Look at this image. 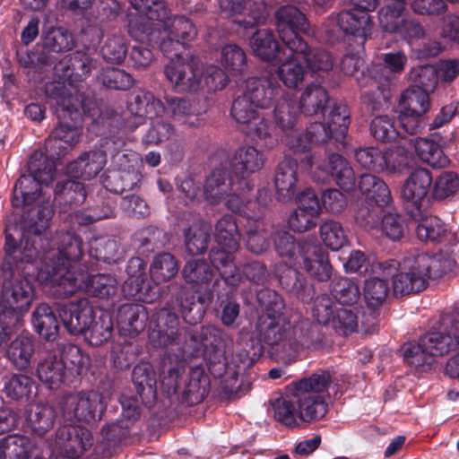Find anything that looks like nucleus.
Here are the masks:
<instances>
[{
	"instance_id": "26",
	"label": "nucleus",
	"mask_w": 459,
	"mask_h": 459,
	"mask_svg": "<svg viewBox=\"0 0 459 459\" xmlns=\"http://www.w3.org/2000/svg\"><path fill=\"white\" fill-rule=\"evenodd\" d=\"M130 111L134 116V122H128V127L131 130L135 129L139 125L143 124L144 118L153 119L161 116L166 108L162 101L157 99L152 92L141 91L135 98L134 101L130 104Z\"/></svg>"
},
{
	"instance_id": "11",
	"label": "nucleus",
	"mask_w": 459,
	"mask_h": 459,
	"mask_svg": "<svg viewBox=\"0 0 459 459\" xmlns=\"http://www.w3.org/2000/svg\"><path fill=\"white\" fill-rule=\"evenodd\" d=\"M257 299L260 304L268 310L258 319L259 338L270 346L279 345L287 340L290 324L279 313L272 315L269 310L279 312L283 307L282 301L278 294L271 290L260 291Z\"/></svg>"
},
{
	"instance_id": "23",
	"label": "nucleus",
	"mask_w": 459,
	"mask_h": 459,
	"mask_svg": "<svg viewBox=\"0 0 459 459\" xmlns=\"http://www.w3.org/2000/svg\"><path fill=\"white\" fill-rule=\"evenodd\" d=\"M92 307L86 299L62 305L59 316L68 332L74 334L83 333L95 316Z\"/></svg>"
},
{
	"instance_id": "25",
	"label": "nucleus",
	"mask_w": 459,
	"mask_h": 459,
	"mask_svg": "<svg viewBox=\"0 0 459 459\" xmlns=\"http://www.w3.org/2000/svg\"><path fill=\"white\" fill-rule=\"evenodd\" d=\"M432 184V176L426 169H417L411 172L403 184L401 195L402 198L411 205L414 212L420 214V205L427 196Z\"/></svg>"
},
{
	"instance_id": "45",
	"label": "nucleus",
	"mask_w": 459,
	"mask_h": 459,
	"mask_svg": "<svg viewBox=\"0 0 459 459\" xmlns=\"http://www.w3.org/2000/svg\"><path fill=\"white\" fill-rule=\"evenodd\" d=\"M59 361H62L69 378L82 375L90 366V357L74 344L63 346Z\"/></svg>"
},
{
	"instance_id": "20",
	"label": "nucleus",
	"mask_w": 459,
	"mask_h": 459,
	"mask_svg": "<svg viewBox=\"0 0 459 459\" xmlns=\"http://www.w3.org/2000/svg\"><path fill=\"white\" fill-rule=\"evenodd\" d=\"M0 459H47V456L38 439L13 434L0 441Z\"/></svg>"
},
{
	"instance_id": "60",
	"label": "nucleus",
	"mask_w": 459,
	"mask_h": 459,
	"mask_svg": "<svg viewBox=\"0 0 459 459\" xmlns=\"http://www.w3.org/2000/svg\"><path fill=\"white\" fill-rule=\"evenodd\" d=\"M331 290L336 300L343 305L355 304L360 297L359 286L346 277L333 281Z\"/></svg>"
},
{
	"instance_id": "18",
	"label": "nucleus",
	"mask_w": 459,
	"mask_h": 459,
	"mask_svg": "<svg viewBox=\"0 0 459 459\" xmlns=\"http://www.w3.org/2000/svg\"><path fill=\"white\" fill-rule=\"evenodd\" d=\"M398 266L396 260L371 265V275L363 285V298L369 308L376 309L384 304L390 291L388 278L394 276Z\"/></svg>"
},
{
	"instance_id": "22",
	"label": "nucleus",
	"mask_w": 459,
	"mask_h": 459,
	"mask_svg": "<svg viewBox=\"0 0 459 459\" xmlns=\"http://www.w3.org/2000/svg\"><path fill=\"white\" fill-rule=\"evenodd\" d=\"M265 157L255 147L243 145L238 148L231 159L230 166L236 175L239 185L250 187V183L246 178L259 171L264 165Z\"/></svg>"
},
{
	"instance_id": "34",
	"label": "nucleus",
	"mask_w": 459,
	"mask_h": 459,
	"mask_svg": "<svg viewBox=\"0 0 459 459\" xmlns=\"http://www.w3.org/2000/svg\"><path fill=\"white\" fill-rule=\"evenodd\" d=\"M232 178L227 176L226 170L222 168L213 169L207 177L204 186V200L212 204L220 203L226 195H229L230 190L234 186Z\"/></svg>"
},
{
	"instance_id": "44",
	"label": "nucleus",
	"mask_w": 459,
	"mask_h": 459,
	"mask_svg": "<svg viewBox=\"0 0 459 459\" xmlns=\"http://www.w3.org/2000/svg\"><path fill=\"white\" fill-rule=\"evenodd\" d=\"M35 351L34 342L30 336L19 335L7 349V358L18 369H25L30 367Z\"/></svg>"
},
{
	"instance_id": "10",
	"label": "nucleus",
	"mask_w": 459,
	"mask_h": 459,
	"mask_svg": "<svg viewBox=\"0 0 459 459\" xmlns=\"http://www.w3.org/2000/svg\"><path fill=\"white\" fill-rule=\"evenodd\" d=\"M56 92L53 91L51 97L56 100V114L59 120V125L52 133L51 139L47 143L48 147L57 146L67 150L73 148L78 142L80 136L79 128L75 126H70L66 123L67 118L75 120L79 117L77 104L74 97L65 96L61 92L60 83L53 87Z\"/></svg>"
},
{
	"instance_id": "57",
	"label": "nucleus",
	"mask_w": 459,
	"mask_h": 459,
	"mask_svg": "<svg viewBox=\"0 0 459 459\" xmlns=\"http://www.w3.org/2000/svg\"><path fill=\"white\" fill-rule=\"evenodd\" d=\"M298 110L295 101L286 98L278 100L273 109L275 123L283 131L292 129L297 121Z\"/></svg>"
},
{
	"instance_id": "9",
	"label": "nucleus",
	"mask_w": 459,
	"mask_h": 459,
	"mask_svg": "<svg viewBox=\"0 0 459 459\" xmlns=\"http://www.w3.org/2000/svg\"><path fill=\"white\" fill-rule=\"evenodd\" d=\"M261 110L251 99L242 93L233 100L230 116L236 123L244 126L243 130L254 141L265 148H273L277 143L273 134V126Z\"/></svg>"
},
{
	"instance_id": "58",
	"label": "nucleus",
	"mask_w": 459,
	"mask_h": 459,
	"mask_svg": "<svg viewBox=\"0 0 459 459\" xmlns=\"http://www.w3.org/2000/svg\"><path fill=\"white\" fill-rule=\"evenodd\" d=\"M123 293L128 299L151 303L157 297V291L145 281L126 280L123 285Z\"/></svg>"
},
{
	"instance_id": "35",
	"label": "nucleus",
	"mask_w": 459,
	"mask_h": 459,
	"mask_svg": "<svg viewBox=\"0 0 459 459\" xmlns=\"http://www.w3.org/2000/svg\"><path fill=\"white\" fill-rule=\"evenodd\" d=\"M133 382L142 402L151 407L156 399V378L152 367L143 363L134 367L132 373Z\"/></svg>"
},
{
	"instance_id": "4",
	"label": "nucleus",
	"mask_w": 459,
	"mask_h": 459,
	"mask_svg": "<svg viewBox=\"0 0 459 459\" xmlns=\"http://www.w3.org/2000/svg\"><path fill=\"white\" fill-rule=\"evenodd\" d=\"M455 265L454 256L447 252L435 255L423 252L411 253L403 259L401 272L393 276L394 292L396 296L420 292L426 289L430 279L453 271Z\"/></svg>"
},
{
	"instance_id": "40",
	"label": "nucleus",
	"mask_w": 459,
	"mask_h": 459,
	"mask_svg": "<svg viewBox=\"0 0 459 459\" xmlns=\"http://www.w3.org/2000/svg\"><path fill=\"white\" fill-rule=\"evenodd\" d=\"M410 213L415 221H420L416 233L421 241L440 242L446 238L447 230L440 219L435 216H425L421 212L420 214L418 211H410Z\"/></svg>"
},
{
	"instance_id": "2",
	"label": "nucleus",
	"mask_w": 459,
	"mask_h": 459,
	"mask_svg": "<svg viewBox=\"0 0 459 459\" xmlns=\"http://www.w3.org/2000/svg\"><path fill=\"white\" fill-rule=\"evenodd\" d=\"M131 5L134 13L127 15L130 35L139 41L160 40V48L166 56H178L197 35L190 20L183 16L169 18L162 0H131Z\"/></svg>"
},
{
	"instance_id": "48",
	"label": "nucleus",
	"mask_w": 459,
	"mask_h": 459,
	"mask_svg": "<svg viewBox=\"0 0 459 459\" xmlns=\"http://www.w3.org/2000/svg\"><path fill=\"white\" fill-rule=\"evenodd\" d=\"M359 190L366 197L377 204H387L391 201V193L386 184L371 174H364L359 183Z\"/></svg>"
},
{
	"instance_id": "32",
	"label": "nucleus",
	"mask_w": 459,
	"mask_h": 459,
	"mask_svg": "<svg viewBox=\"0 0 459 459\" xmlns=\"http://www.w3.org/2000/svg\"><path fill=\"white\" fill-rule=\"evenodd\" d=\"M208 391V379L200 367L192 368L185 378L179 398L189 405L201 403Z\"/></svg>"
},
{
	"instance_id": "52",
	"label": "nucleus",
	"mask_w": 459,
	"mask_h": 459,
	"mask_svg": "<svg viewBox=\"0 0 459 459\" xmlns=\"http://www.w3.org/2000/svg\"><path fill=\"white\" fill-rule=\"evenodd\" d=\"M400 107L414 112L427 114L430 109L429 91L418 86H412L401 96Z\"/></svg>"
},
{
	"instance_id": "64",
	"label": "nucleus",
	"mask_w": 459,
	"mask_h": 459,
	"mask_svg": "<svg viewBox=\"0 0 459 459\" xmlns=\"http://www.w3.org/2000/svg\"><path fill=\"white\" fill-rule=\"evenodd\" d=\"M406 229L404 220L394 212L385 214L378 224V231L393 241L401 239Z\"/></svg>"
},
{
	"instance_id": "36",
	"label": "nucleus",
	"mask_w": 459,
	"mask_h": 459,
	"mask_svg": "<svg viewBox=\"0 0 459 459\" xmlns=\"http://www.w3.org/2000/svg\"><path fill=\"white\" fill-rule=\"evenodd\" d=\"M4 299L7 307L19 313L26 312L33 299V288L27 279L15 281L11 287L4 286Z\"/></svg>"
},
{
	"instance_id": "12",
	"label": "nucleus",
	"mask_w": 459,
	"mask_h": 459,
	"mask_svg": "<svg viewBox=\"0 0 459 459\" xmlns=\"http://www.w3.org/2000/svg\"><path fill=\"white\" fill-rule=\"evenodd\" d=\"M302 165L309 170L315 181L333 179L345 191H351L355 187L354 171L349 161L339 154H331L324 162L315 161L313 156H306Z\"/></svg>"
},
{
	"instance_id": "19",
	"label": "nucleus",
	"mask_w": 459,
	"mask_h": 459,
	"mask_svg": "<svg viewBox=\"0 0 459 459\" xmlns=\"http://www.w3.org/2000/svg\"><path fill=\"white\" fill-rule=\"evenodd\" d=\"M372 28L370 15L354 8L332 14L326 23L329 34L334 35L341 30L359 39L360 44H363L370 37Z\"/></svg>"
},
{
	"instance_id": "55",
	"label": "nucleus",
	"mask_w": 459,
	"mask_h": 459,
	"mask_svg": "<svg viewBox=\"0 0 459 459\" xmlns=\"http://www.w3.org/2000/svg\"><path fill=\"white\" fill-rule=\"evenodd\" d=\"M210 226L197 223L191 226L186 233V247L189 254L199 255L206 250L210 239Z\"/></svg>"
},
{
	"instance_id": "62",
	"label": "nucleus",
	"mask_w": 459,
	"mask_h": 459,
	"mask_svg": "<svg viewBox=\"0 0 459 459\" xmlns=\"http://www.w3.org/2000/svg\"><path fill=\"white\" fill-rule=\"evenodd\" d=\"M383 204L369 203L366 205L361 204L355 212L356 222L365 230L371 233L378 232V224L380 222L379 214Z\"/></svg>"
},
{
	"instance_id": "54",
	"label": "nucleus",
	"mask_w": 459,
	"mask_h": 459,
	"mask_svg": "<svg viewBox=\"0 0 459 459\" xmlns=\"http://www.w3.org/2000/svg\"><path fill=\"white\" fill-rule=\"evenodd\" d=\"M319 231L321 240L332 250H339L347 243L345 230L342 225L336 221H325L320 225Z\"/></svg>"
},
{
	"instance_id": "3",
	"label": "nucleus",
	"mask_w": 459,
	"mask_h": 459,
	"mask_svg": "<svg viewBox=\"0 0 459 459\" xmlns=\"http://www.w3.org/2000/svg\"><path fill=\"white\" fill-rule=\"evenodd\" d=\"M28 170L29 174L21 176L15 184L12 203L15 207H25L23 230L39 235L48 228L54 212L50 198L42 193L41 186L53 181L55 163L37 151L30 158Z\"/></svg>"
},
{
	"instance_id": "21",
	"label": "nucleus",
	"mask_w": 459,
	"mask_h": 459,
	"mask_svg": "<svg viewBox=\"0 0 459 459\" xmlns=\"http://www.w3.org/2000/svg\"><path fill=\"white\" fill-rule=\"evenodd\" d=\"M186 363L183 356L167 353L160 360L159 379L161 389L169 396L179 398L182 385L186 378Z\"/></svg>"
},
{
	"instance_id": "8",
	"label": "nucleus",
	"mask_w": 459,
	"mask_h": 459,
	"mask_svg": "<svg viewBox=\"0 0 459 459\" xmlns=\"http://www.w3.org/2000/svg\"><path fill=\"white\" fill-rule=\"evenodd\" d=\"M349 125L350 112L346 106L340 105L330 110L327 127L322 123H314L305 133L292 130L287 134L285 143L295 152H303L315 143H325L330 138H342Z\"/></svg>"
},
{
	"instance_id": "28",
	"label": "nucleus",
	"mask_w": 459,
	"mask_h": 459,
	"mask_svg": "<svg viewBox=\"0 0 459 459\" xmlns=\"http://www.w3.org/2000/svg\"><path fill=\"white\" fill-rule=\"evenodd\" d=\"M252 53L271 65L286 50V46L281 47L273 32L268 29L256 30L250 38Z\"/></svg>"
},
{
	"instance_id": "51",
	"label": "nucleus",
	"mask_w": 459,
	"mask_h": 459,
	"mask_svg": "<svg viewBox=\"0 0 459 459\" xmlns=\"http://www.w3.org/2000/svg\"><path fill=\"white\" fill-rule=\"evenodd\" d=\"M178 265L175 257L169 253L156 255L150 267L152 280L161 283L171 280L178 273Z\"/></svg>"
},
{
	"instance_id": "49",
	"label": "nucleus",
	"mask_w": 459,
	"mask_h": 459,
	"mask_svg": "<svg viewBox=\"0 0 459 459\" xmlns=\"http://www.w3.org/2000/svg\"><path fill=\"white\" fill-rule=\"evenodd\" d=\"M185 280L196 287L208 284L214 276L212 268L203 259H191L183 268Z\"/></svg>"
},
{
	"instance_id": "30",
	"label": "nucleus",
	"mask_w": 459,
	"mask_h": 459,
	"mask_svg": "<svg viewBox=\"0 0 459 459\" xmlns=\"http://www.w3.org/2000/svg\"><path fill=\"white\" fill-rule=\"evenodd\" d=\"M300 259L303 261L306 271L317 281H327L331 277L332 267L328 255L316 246L299 247Z\"/></svg>"
},
{
	"instance_id": "59",
	"label": "nucleus",
	"mask_w": 459,
	"mask_h": 459,
	"mask_svg": "<svg viewBox=\"0 0 459 459\" xmlns=\"http://www.w3.org/2000/svg\"><path fill=\"white\" fill-rule=\"evenodd\" d=\"M247 246L255 254H261L269 247L268 234L263 221L256 220L248 221Z\"/></svg>"
},
{
	"instance_id": "43",
	"label": "nucleus",
	"mask_w": 459,
	"mask_h": 459,
	"mask_svg": "<svg viewBox=\"0 0 459 459\" xmlns=\"http://www.w3.org/2000/svg\"><path fill=\"white\" fill-rule=\"evenodd\" d=\"M272 406L275 420L281 424L287 427H296L301 424L299 407L295 402L293 385L290 394L275 399Z\"/></svg>"
},
{
	"instance_id": "46",
	"label": "nucleus",
	"mask_w": 459,
	"mask_h": 459,
	"mask_svg": "<svg viewBox=\"0 0 459 459\" xmlns=\"http://www.w3.org/2000/svg\"><path fill=\"white\" fill-rule=\"evenodd\" d=\"M113 332V321L107 311H100L92 318L88 329L83 333L85 339L94 346H100L108 342Z\"/></svg>"
},
{
	"instance_id": "6",
	"label": "nucleus",
	"mask_w": 459,
	"mask_h": 459,
	"mask_svg": "<svg viewBox=\"0 0 459 459\" xmlns=\"http://www.w3.org/2000/svg\"><path fill=\"white\" fill-rule=\"evenodd\" d=\"M333 382L329 371L319 370L294 382V397L301 424L318 420L328 411V389Z\"/></svg>"
},
{
	"instance_id": "47",
	"label": "nucleus",
	"mask_w": 459,
	"mask_h": 459,
	"mask_svg": "<svg viewBox=\"0 0 459 459\" xmlns=\"http://www.w3.org/2000/svg\"><path fill=\"white\" fill-rule=\"evenodd\" d=\"M166 103V110L175 121L191 127H196L202 125L203 119L193 109L188 100L180 98H167Z\"/></svg>"
},
{
	"instance_id": "16",
	"label": "nucleus",
	"mask_w": 459,
	"mask_h": 459,
	"mask_svg": "<svg viewBox=\"0 0 459 459\" xmlns=\"http://www.w3.org/2000/svg\"><path fill=\"white\" fill-rule=\"evenodd\" d=\"M169 61L164 74L169 84L178 92H196L204 89V65L184 62L182 53L167 56Z\"/></svg>"
},
{
	"instance_id": "38",
	"label": "nucleus",
	"mask_w": 459,
	"mask_h": 459,
	"mask_svg": "<svg viewBox=\"0 0 459 459\" xmlns=\"http://www.w3.org/2000/svg\"><path fill=\"white\" fill-rule=\"evenodd\" d=\"M418 157L432 168H445L449 160L438 143L431 138H415L410 140Z\"/></svg>"
},
{
	"instance_id": "7",
	"label": "nucleus",
	"mask_w": 459,
	"mask_h": 459,
	"mask_svg": "<svg viewBox=\"0 0 459 459\" xmlns=\"http://www.w3.org/2000/svg\"><path fill=\"white\" fill-rule=\"evenodd\" d=\"M215 237L218 247L210 252L211 262L228 284L236 285L241 275L233 259V254L239 246L238 226L233 216L224 215L218 221Z\"/></svg>"
},
{
	"instance_id": "15",
	"label": "nucleus",
	"mask_w": 459,
	"mask_h": 459,
	"mask_svg": "<svg viewBox=\"0 0 459 459\" xmlns=\"http://www.w3.org/2000/svg\"><path fill=\"white\" fill-rule=\"evenodd\" d=\"M91 446L90 432L70 422L56 430L54 445L44 451L47 459H77Z\"/></svg>"
},
{
	"instance_id": "56",
	"label": "nucleus",
	"mask_w": 459,
	"mask_h": 459,
	"mask_svg": "<svg viewBox=\"0 0 459 459\" xmlns=\"http://www.w3.org/2000/svg\"><path fill=\"white\" fill-rule=\"evenodd\" d=\"M290 50L299 53L305 60L307 68L314 73L328 72L333 66L332 56L325 50L319 48L311 49L307 44L304 51L299 50L298 48Z\"/></svg>"
},
{
	"instance_id": "63",
	"label": "nucleus",
	"mask_w": 459,
	"mask_h": 459,
	"mask_svg": "<svg viewBox=\"0 0 459 459\" xmlns=\"http://www.w3.org/2000/svg\"><path fill=\"white\" fill-rule=\"evenodd\" d=\"M410 81L428 91H433L438 83V75L434 65H420L411 69Z\"/></svg>"
},
{
	"instance_id": "39",
	"label": "nucleus",
	"mask_w": 459,
	"mask_h": 459,
	"mask_svg": "<svg viewBox=\"0 0 459 459\" xmlns=\"http://www.w3.org/2000/svg\"><path fill=\"white\" fill-rule=\"evenodd\" d=\"M329 97L326 90L319 83L311 82L303 90L299 108L308 116L326 111Z\"/></svg>"
},
{
	"instance_id": "41",
	"label": "nucleus",
	"mask_w": 459,
	"mask_h": 459,
	"mask_svg": "<svg viewBox=\"0 0 459 459\" xmlns=\"http://www.w3.org/2000/svg\"><path fill=\"white\" fill-rule=\"evenodd\" d=\"M32 325L44 339L53 341L58 334V322L52 308L46 303L37 306L32 313Z\"/></svg>"
},
{
	"instance_id": "31",
	"label": "nucleus",
	"mask_w": 459,
	"mask_h": 459,
	"mask_svg": "<svg viewBox=\"0 0 459 459\" xmlns=\"http://www.w3.org/2000/svg\"><path fill=\"white\" fill-rule=\"evenodd\" d=\"M106 162V154L102 151L90 152L71 162L66 173L73 178L89 180L98 175Z\"/></svg>"
},
{
	"instance_id": "27",
	"label": "nucleus",
	"mask_w": 459,
	"mask_h": 459,
	"mask_svg": "<svg viewBox=\"0 0 459 459\" xmlns=\"http://www.w3.org/2000/svg\"><path fill=\"white\" fill-rule=\"evenodd\" d=\"M281 91V87L266 76L250 77L246 81L243 94L264 110L272 106Z\"/></svg>"
},
{
	"instance_id": "50",
	"label": "nucleus",
	"mask_w": 459,
	"mask_h": 459,
	"mask_svg": "<svg viewBox=\"0 0 459 459\" xmlns=\"http://www.w3.org/2000/svg\"><path fill=\"white\" fill-rule=\"evenodd\" d=\"M4 391L13 400L30 401L37 394L33 380L25 375H13L6 383Z\"/></svg>"
},
{
	"instance_id": "61",
	"label": "nucleus",
	"mask_w": 459,
	"mask_h": 459,
	"mask_svg": "<svg viewBox=\"0 0 459 459\" xmlns=\"http://www.w3.org/2000/svg\"><path fill=\"white\" fill-rule=\"evenodd\" d=\"M221 65L230 73L240 74L247 66L245 51L236 44H228L221 48Z\"/></svg>"
},
{
	"instance_id": "17",
	"label": "nucleus",
	"mask_w": 459,
	"mask_h": 459,
	"mask_svg": "<svg viewBox=\"0 0 459 459\" xmlns=\"http://www.w3.org/2000/svg\"><path fill=\"white\" fill-rule=\"evenodd\" d=\"M9 230L7 229L5 232L4 249L6 255L0 265V280L2 281L3 287L8 285L13 278V262L33 263L39 255V252L34 247L36 238H39V235H35V238L30 243V233L22 230L21 244L19 247H16V239Z\"/></svg>"
},
{
	"instance_id": "13",
	"label": "nucleus",
	"mask_w": 459,
	"mask_h": 459,
	"mask_svg": "<svg viewBox=\"0 0 459 459\" xmlns=\"http://www.w3.org/2000/svg\"><path fill=\"white\" fill-rule=\"evenodd\" d=\"M275 26L279 37L288 49L304 51L307 42L299 33L309 32V22L306 15L296 6L290 4L280 6L275 13Z\"/></svg>"
},
{
	"instance_id": "37",
	"label": "nucleus",
	"mask_w": 459,
	"mask_h": 459,
	"mask_svg": "<svg viewBox=\"0 0 459 459\" xmlns=\"http://www.w3.org/2000/svg\"><path fill=\"white\" fill-rule=\"evenodd\" d=\"M55 409L46 403L30 404L26 411L25 420L28 428L41 436L50 430L56 420Z\"/></svg>"
},
{
	"instance_id": "42",
	"label": "nucleus",
	"mask_w": 459,
	"mask_h": 459,
	"mask_svg": "<svg viewBox=\"0 0 459 459\" xmlns=\"http://www.w3.org/2000/svg\"><path fill=\"white\" fill-rule=\"evenodd\" d=\"M148 319L145 307L141 304H125L118 311V323L124 331L136 334L145 328Z\"/></svg>"
},
{
	"instance_id": "53",
	"label": "nucleus",
	"mask_w": 459,
	"mask_h": 459,
	"mask_svg": "<svg viewBox=\"0 0 459 459\" xmlns=\"http://www.w3.org/2000/svg\"><path fill=\"white\" fill-rule=\"evenodd\" d=\"M122 250L114 238L101 237L93 239L90 244V255L98 260L107 263L116 262L121 256Z\"/></svg>"
},
{
	"instance_id": "5",
	"label": "nucleus",
	"mask_w": 459,
	"mask_h": 459,
	"mask_svg": "<svg viewBox=\"0 0 459 459\" xmlns=\"http://www.w3.org/2000/svg\"><path fill=\"white\" fill-rule=\"evenodd\" d=\"M459 347V319H453L437 331L423 335L417 344L404 347L406 362L415 368L429 366L434 357H441Z\"/></svg>"
},
{
	"instance_id": "24",
	"label": "nucleus",
	"mask_w": 459,
	"mask_h": 459,
	"mask_svg": "<svg viewBox=\"0 0 459 459\" xmlns=\"http://www.w3.org/2000/svg\"><path fill=\"white\" fill-rule=\"evenodd\" d=\"M299 53L286 50L272 64L279 80L289 89H298L305 80L306 71L299 60Z\"/></svg>"
},
{
	"instance_id": "33",
	"label": "nucleus",
	"mask_w": 459,
	"mask_h": 459,
	"mask_svg": "<svg viewBox=\"0 0 459 459\" xmlns=\"http://www.w3.org/2000/svg\"><path fill=\"white\" fill-rule=\"evenodd\" d=\"M37 377L49 389H57L70 380L56 355H48L37 366Z\"/></svg>"
},
{
	"instance_id": "1",
	"label": "nucleus",
	"mask_w": 459,
	"mask_h": 459,
	"mask_svg": "<svg viewBox=\"0 0 459 459\" xmlns=\"http://www.w3.org/2000/svg\"><path fill=\"white\" fill-rule=\"evenodd\" d=\"M58 247L45 250L40 257L38 277L49 282L59 298H67L78 290H84L100 298L114 295L117 281L111 274L91 275L77 264L82 257V242L71 233L59 237Z\"/></svg>"
},
{
	"instance_id": "29",
	"label": "nucleus",
	"mask_w": 459,
	"mask_h": 459,
	"mask_svg": "<svg viewBox=\"0 0 459 459\" xmlns=\"http://www.w3.org/2000/svg\"><path fill=\"white\" fill-rule=\"evenodd\" d=\"M298 163L290 158H284L278 165L274 186L277 197L282 201L291 199L297 191Z\"/></svg>"
},
{
	"instance_id": "14",
	"label": "nucleus",
	"mask_w": 459,
	"mask_h": 459,
	"mask_svg": "<svg viewBox=\"0 0 459 459\" xmlns=\"http://www.w3.org/2000/svg\"><path fill=\"white\" fill-rule=\"evenodd\" d=\"M107 399L95 391L69 394L60 403L62 417L71 423L93 421L105 411Z\"/></svg>"
}]
</instances>
